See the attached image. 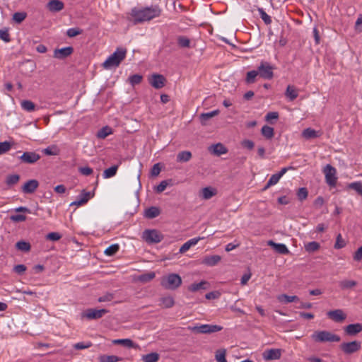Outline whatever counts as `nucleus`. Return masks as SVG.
I'll list each match as a JSON object with an SVG mask.
<instances>
[{
    "label": "nucleus",
    "instance_id": "1",
    "mask_svg": "<svg viewBox=\"0 0 362 362\" xmlns=\"http://www.w3.org/2000/svg\"><path fill=\"white\" fill-rule=\"evenodd\" d=\"M160 11L157 6L146 7L142 9L133 8L129 13L128 20L134 24L150 21L159 16Z\"/></svg>",
    "mask_w": 362,
    "mask_h": 362
},
{
    "label": "nucleus",
    "instance_id": "2",
    "mask_svg": "<svg viewBox=\"0 0 362 362\" xmlns=\"http://www.w3.org/2000/svg\"><path fill=\"white\" fill-rule=\"evenodd\" d=\"M127 49L122 47H118L109 57L103 62V66L105 69L117 67L120 63L125 59Z\"/></svg>",
    "mask_w": 362,
    "mask_h": 362
},
{
    "label": "nucleus",
    "instance_id": "3",
    "mask_svg": "<svg viewBox=\"0 0 362 362\" xmlns=\"http://www.w3.org/2000/svg\"><path fill=\"white\" fill-rule=\"evenodd\" d=\"M316 342H338L341 340L339 336L329 331H316L311 336Z\"/></svg>",
    "mask_w": 362,
    "mask_h": 362
},
{
    "label": "nucleus",
    "instance_id": "4",
    "mask_svg": "<svg viewBox=\"0 0 362 362\" xmlns=\"http://www.w3.org/2000/svg\"><path fill=\"white\" fill-rule=\"evenodd\" d=\"M160 284L166 289L175 290L182 284V279L179 274H170L163 277Z\"/></svg>",
    "mask_w": 362,
    "mask_h": 362
},
{
    "label": "nucleus",
    "instance_id": "5",
    "mask_svg": "<svg viewBox=\"0 0 362 362\" xmlns=\"http://www.w3.org/2000/svg\"><path fill=\"white\" fill-rule=\"evenodd\" d=\"M189 329L194 333L197 334H211L221 331L223 329V327L217 325L204 324L189 327Z\"/></svg>",
    "mask_w": 362,
    "mask_h": 362
},
{
    "label": "nucleus",
    "instance_id": "6",
    "mask_svg": "<svg viewBox=\"0 0 362 362\" xmlns=\"http://www.w3.org/2000/svg\"><path fill=\"white\" fill-rule=\"evenodd\" d=\"M323 173L325 176L326 183L332 187H335L337 181L336 168L331 165L327 164L324 168Z\"/></svg>",
    "mask_w": 362,
    "mask_h": 362
},
{
    "label": "nucleus",
    "instance_id": "7",
    "mask_svg": "<svg viewBox=\"0 0 362 362\" xmlns=\"http://www.w3.org/2000/svg\"><path fill=\"white\" fill-rule=\"evenodd\" d=\"M142 238L148 244H154L160 243L163 237L156 230H145L143 232Z\"/></svg>",
    "mask_w": 362,
    "mask_h": 362
},
{
    "label": "nucleus",
    "instance_id": "8",
    "mask_svg": "<svg viewBox=\"0 0 362 362\" xmlns=\"http://www.w3.org/2000/svg\"><path fill=\"white\" fill-rule=\"evenodd\" d=\"M274 67L267 62H261L257 67L259 75L264 79H272L274 76Z\"/></svg>",
    "mask_w": 362,
    "mask_h": 362
},
{
    "label": "nucleus",
    "instance_id": "9",
    "mask_svg": "<svg viewBox=\"0 0 362 362\" xmlns=\"http://www.w3.org/2000/svg\"><path fill=\"white\" fill-rule=\"evenodd\" d=\"M344 354L351 355L358 351L361 348V343L358 341L343 342L339 346Z\"/></svg>",
    "mask_w": 362,
    "mask_h": 362
},
{
    "label": "nucleus",
    "instance_id": "10",
    "mask_svg": "<svg viewBox=\"0 0 362 362\" xmlns=\"http://www.w3.org/2000/svg\"><path fill=\"white\" fill-rule=\"evenodd\" d=\"M108 313L106 309H88L83 314V316L88 320H96L102 317L104 315Z\"/></svg>",
    "mask_w": 362,
    "mask_h": 362
},
{
    "label": "nucleus",
    "instance_id": "11",
    "mask_svg": "<svg viewBox=\"0 0 362 362\" xmlns=\"http://www.w3.org/2000/svg\"><path fill=\"white\" fill-rule=\"evenodd\" d=\"M148 82L154 88L160 89L165 86V78L161 74H154L148 78Z\"/></svg>",
    "mask_w": 362,
    "mask_h": 362
},
{
    "label": "nucleus",
    "instance_id": "12",
    "mask_svg": "<svg viewBox=\"0 0 362 362\" xmlns=\"http://www.w3.org/2000/svg\"><path fill=\"white\" fill-rule=\"evenodd\" d=\"M74 52L72 47H66L61 49H55L54 50L53 57L58 59H64L70 56Z\"/></svg>",
    "mask_w": 362,
    "mask_h": 362
},
{
    "label": "nucleus",
    "instance_id": "13",
    "mask_svg": "<svg viewBox=\"0 0 362 362\" xmlns=\"http://www.w3.org/2000/svg\"><path fill=\"white\" fill-rule=\"evenodd\" d=\"M281 350L279 349H270L265 350L262 354V357L266 361L277 360L281 358Z\"/></svg>",
    "mask_w": 362,
    "mask_h": 362
},
{
    "label": "nucleus",
    "instance_id": "14",
    "mask_svg": "<svg viewBox=\"0 0 362 362\" xmlns=\"http://www.w3.org/2000/svg\"><path fill=\"white\" fill-rule=\"evenodd\" d=\"M40 158V156L38 153L32 151L24 152L20 157L22 162L29 164L37 162Z\"/></svg>",
    "mask_w": 362,
    "mask_h": 362
},
{
    "label": "nucleus",
    "instance_id": "15",
    "mask_svg": "<svg viewBox=\"0 0 362 362\" xmlns=\"http://www.w3.org/2000/svg\"><path fill=\"white\" fill-rule=\"evenodd\" d=\"M327 315L331 320L336 322H341L346 317V314H344V311L341 309L330 310Z\"/></svg>",
    "mask_w": 362,
    "mask_h": 362
},
{
    "label": "nucleus",
    "instance_id": "16",
    "mask_svg": "<svg viewBox=\"0 0 362 362\" xmlns=\"http://www.w3.org/2000/svg\"><path fill=\"white\" fill-rule=\"evenodd\" d=\"M39 186L37 180H30L22 186V192L25 194L33 193Z\"/></svg>",
    "mask_w": 362,
    "mask_h": 362
},
{
    "label": "nucleus",
    "instance_id": "17",
    "mask_svg": "<svg viewBox=\"0 0 362 362\" xmlns=\"http://www.w3.org/2000/svg\"><path fill=\"white\" fill-rule=\"evenodd\" d=\"M267 245L271 246L279 254L288 255L290 252L286 245L283 243H276L273 240H269Z\"/></svg>",
    "mask_w": 362,
    "mask_h": 362
},
{
    "label": "nucleus",
    "instance_id": "18",
    "mask_svg": "<svg viewBox=\"0 0 362 362\" xmlns=\"http://www.w3.org/2000/svg\"><path fill=\"white\" fill-rule=\"evenodd\" d=\"M64 7V3L60 0H50L47 4V8L51 12H59Z\"/></svg>",
    "mask_w": 362,
    "mask_h": 362
},
{
    "label": "nucleus",
    "instance_id": "19",
    "mask_svg": "<svg viewBox=\"0 0 362 362\" xmlns=\"http://www.w3.org/2000/svg\"><path fill=\"white\" fill-rule=\"evenodd\" d=\"M344 331L348 335H356L362 331V325L360 323L350 324L345 327Z\"/></svg>",
    "mask_w": 362,
    "mask_h": 362
},
{
    "label": "nucleus",
    "instance_id": "20",
    "mask_svg": "<svg viewBox=\"0 0 362 362\" xmlns=\"http://www.w3.org/2000/svg\"><path fill=\"white\" fill-rule=\"evenodd\" d=\"M301 135L304 139L308 140L320 137L322 135V133L321 132L316 131L312 128H306L302 132Z\"/></svg>",
    "mask_w": 362,
    "mask_h": 362
},
{
    "label": "nucleus",
    "instance_id": "21",
    "mask_svg": "<svg viewBox=\"0 0 362 362\" xmlns=\"http://www.w3.org/2000/svg\"><path fill=\"white\" fill-rule=\"evenodd\" d=\"M209 151L211 153L218 156L226 154L228 152V149L221 143L210 146Z\"/></svg>",
    "mask_w": 362,
    "mask_h": 362
},
{
    "label": "nucleus",
    "instance_id": "22",
    "mask_svg": "<svg viewBox=\"0 0 362 362\" xmlns=\"http://www.w3.org/2000/svg\"><path fill=\"white\" fill-rule=\"evenodd\" d=\"M203 239V238H200V237H198V238H192L190 240H189L188 241H187L186 243H185L180 248V253H185V252H187L188 250H189V248L192 247V246H194L195 245L197 244V243L200 240Z\"/></svg>",
    "mask_w": 362,
    "mask_h": 362
},
{
    "label": "nucleus",
    "instance_id": "23",
    "mask_svg": "<svg viewBox=\"0 0 362 362\" xmlns=\"http://www.w3.org/2000/svg\"><path fill=\"white\" fill-rule=\"evenodd\" d=\"M285 95L290 101H293L298 96V90L291 85H288L286 88Z\"/></svg>",
    "mask_w": 362,
    "mask_h": 362
},
{
    "label": "nucleus",
    "instance_id": "24",
    "mask_svg": "<svg viewBox=\"0 0 362 362\" xmlns=\"http://www.w3.org/2000/svg\"><path fill=\"white\" fill-rule=\"evenodd\" d=\"M160 214V210L158 207L151 206L145 210L144 216L147 218H154L158 216Z\"/></svg>",
    "mask_w": 362,
    "mask_h": 362
},
{
    "label": "nucleus",
    "instance_id": "25",
    "mask_svg": "<svg viewBox=\"0 0 362 362\" xmlns=\"http://www.w3.org/2000/svg\"><path fill=\"white\" fill-rule=\"evenodd\" d=\"M218 114H219L218 110H215L209 112L202 113L199 116V119H200V122H201L202 124L206 125V122L209 119L218 115Z\"/></svg>",
    "mask_w": 362,
    "mask_h": 362
},
{
    "label": "nucleus",
    "instance_id": "26",
    "mask_svg": "<svg viewBox=\"0 0 362 362\" xmlns=\"http://www.w3.org/2000/svg\"><path fill=\"white\" fill-rule=\"evenodd\" d=\"M276 298L280 303L285 304L299 300V298L297 296H288L286 294L279 295Z\"/></svg>",
    "mask_w": 362,
    "mask_h": 362
},
{
    "label": "nucleus",
    "instance_id": "27",
    "mask_svg": "<svg viewBox=\"0 0 362 362\" xmlns=\"http://www.w3.org/2000/svg\"><path fill=\"white\" fill-rule=\"evenodd\" d=\"M112 342L115 344H121L127 348H137L139 346L129 339H115Z\"/></svg>",
    "mask_w": 362,
    "mask_h": 362
},
{
    "label": "nucleus",
    "instance_id": "28",
    "mask_svg": "<svg viewBox=\"0 0 362 362\" xmlns=\"http://www.w3.org/2000/svg\"><path fill=\"white\" fill-rule=\"evenodd\" d=\"M192 153L189 151H183L177 155V161L185 163L189 161L192 158Z\"/></svg>",
    "mask_w": 362,
    "mask_h": 362
},
{
    "label": "nucleus",
    "instance_id": "29",
    "mask_svg": "<svg viewBox=\"0 0 362 362\" xmlns=\"http://www.w3.org/2000/svg\"><path fill=\"white\" fill-rule=\"evenodd\" d=\"M112 134V128L108 126H105L98 131L96 136L98 139H103Z\"/></svg>",
    "mask_w": 362,
    "mask_h": 362
},
{
    "label": "nucleus",
    "instance_id": "30",
    "mask_svg": "<svg viewBox=\"0 0 362 362\" xmlns=\"http://www.w3.org/2000/svg\"><path fill=\"white\" fill-rule=\"evenodd\" d=\"M221 257L219 255H211L206 257L204 259V263L208 266H214L221 261Z\"/></svg>",
    "mask_w": 362,
    "mask_h": 362
},
{
    "label": "nucleus",
    "instance_id": "31",
    "mask_svg": "<svg viewBox=\"0 0 362 362\" xmlns=\"http://www.w3.org/2000/svg\"><path fill=\"white\" fill-rule=\"evenodd\" d=\"M156 276V274L154 272H150L148 273H145L139 275L137 277V280L141 283H147L153 279Z\"/></svg>",
    "mask_w": 362,
    "mask_h": 362
},
{
    "label": "nucleus",
    "instance_id": "32",
    "mask_svg": "<svg viewBox=\"0 0 362 362\" xmlns=\"http://www.w3.org/2000/svg\"><path fill=\"white\" fill-rule=\"evenodd\" d=\"M208 282L202 281L199 283H194L190 285L189 290L195 292L199 290H206L207 288Z\"/></svg>",
    "mask_w": 362,
    "mask_h": 362
},
{
    "label": "nucleus",
    "instance_id": "33",
    "mask_svg": "<svg viewBox=\"0 0 362 362\" xmlns=\"http://www.w3.org/2000/svg\"><path fill=\"white\" fill-rule=\"evenodd\" d=\"M216 193V189L210 187H204L202 189V197L204 199H211Z\"/></svg>",
    "mask_w": 362,
    "mask_h": 362
},
{
    "label": "nucleus",
    "instance_id": "34",
    "mask_svg": "<svg viewBox=\"0 0 362 362\" xmlns=\"http://www.w3.org/2000/svg\"><path fill=\"white\" fill-rule=\"evenodd\" d=\"M98 360L100 362H118L121 361L122 358L115 355H100Z\"/></svg>",
    "mask_w": 362,
    "mask_h": 362
},
{
    "label": "nucleus",
    "instance_id": "35",
    "mask_svg": "<svg viewBox=\"0 0 362 362\" xmlns=\"http://www.w3.org/2000/svg\"><path fill=\"white\" fill-rule=\"evenodd\" d=\"M21 107L24 110L29 112H33L36 110L35 103L33 102H32L31 100H23L21 103Z\"/></svg>",
    "mask_w": 362,
    "mask_h": 362
},
{
    "label": "nucleus",
    "instance_id": "36",
    "mask_svg": "<svg viewBox=\"0 0 362 362\" xmlns=\"http://www.w3.org/2000/svg\"><path fill=\"white\" fill-rule=\"evenodd\" d=\"M118 167V165H115L107 169H105L103 174V177L107 179L114 177L117 173Z\"/></svg>",
    "mask_w": 362,
    "mask_h": 362
},
{
    "label": "nucleus",
    "instance_id": "37",
    "mask_svg": "<svg viewBox=\"0 0 362 362\" xmlns=\"http://www.w3.org/2000/svg\"><path fill=\"white\" fill-rule=\"evenodd\" d=\"M339 285L342 290H346V289L352 288L354 286H356L357 285V282L354 280L345 279V280H342V281H339Z\"/></svg>",
    "mask_w": 362,
    "mask_h": 362
},
{
    "label": "nucleus",
    "instance_id": "38",
    "mask_svg": "<svg viewBox=\"0 0 362 362\" xmlns=\"http://www.w3.org/2000/svg\"><path fill=\"white\" fill-rule=\"evenodd\" d=\"M262 134L267 139H270L274 136V128L267 125L262 127L261 129Z\"/></svg>",
    "mask_w": 362,
    "mask_h": 362
},
{
    "label": "nucleus",
    "instance_id": "39",
    "mask_svg": "<svg viewBox=\"0 0 362 362\" xmlns=\"http://www.w3.org/2000/svg\"><path fill=\"white\" fill-rule=\"evenodd\" d=\"M20 176L18 174L8 175L6 178V183L8 187L13 186L18 182Z\"/></svg>",
    "mask_w": 362,
    "mask_h": 362
},
{
    "label": "nucleus",
    "instance_id": "40",
    "mask_svg": "<svg viewBox=\"0 0 362 362\" xmlns=\"http://www.w3.org/2000/svg\"><path fill=\"white\" fill-rule=\"evenodd\" d=\"M16 247L23 252H29L30 250V244L24 240H20L16 243Z\"/></svg>",
    "mask_w": 362,
    "mask_h": 362
},
{
    "label": "nucleus",
    "instance_id": "41",
    "mask_svg": "<svg viewBox=\"0 0 362 362\" xmlns=\"http://www.w3.org/2000/svg\"><path fill=\"white\" fill-rule=\"evenodd\" d=\"M144 362H157L159 360V354L157 353H150L142 356Z\"/></svg>",
    "mask_w": 362,
    "mask_h": 362
},
{
    "label": "nucleus",
    "instance_id": "42",
    "mask_svg": "<svg viewBox=\"0 0 362 362\" xmlns=\"http://www.w3.org/2000/svg\"><path fill=\"white\" fill-rule=\"evenodd\" d=\"M320 245L317 242L312 241L305 245V249L308 252H314L319 250Z\"/></svg>",
    "mask_w": 362,
    "mask_h": 362
},
{
    "label": "nucleus",
    "instance_id": "43",
    "mask_svg": "<svg viewBox=\"0 0 362 362\" xmlns=\"http://www.w3.org/2000/svg\"><path fill=\"white\" fill-rule=\"evenodd\" d=\"M226 350L223 349H218L216 351L215 354V358L217 362H227L226 358Z\"/></svg>",
    "mask_w": 362,
    "mask_h": 362
},
{
    "label": "nucleus",
    "instance_id": "44",
    "mask_svg": "<svg viewBox=\"0 0 362 362\" xmlns=\"http://www.w3.org/2000/svg\"><path fill=\"white\" fill-rule=\"evenodd\" d=\"M119 246L118 244H112L105 249L104 253L107 256H113L119 251Z\"/></svg>",
    "mask_w": 362,
    "mask_h": 362
},
{
    "label": "nucleus",
    "instance_id": "45",
    "mask_svg": "<svg viewBox=\"0 0 362 362\" xmlns=\"http://www.w3.org/2000/svg\"><path fill=\"white\" fill-rule=\"evenodd\" d=\"M259 75L257 70L248 71L246 75L245 81L247 83H253L256 80V77Z\"/></svg>",
    "mask_w": 362,
    "mask_h": 362
},
{
    "label": "nucleus",
    "instance_id": "46",
    "mask_svg": "<svg viewBox=\"0 0 362 362\" xmlns=\"http://www.w3.org/2000/svg\"><path fill=\"white\" fill-rule=\"evenodd\" d=\"M280 179H281V177L279 176H278L276 173L272 175L270 177L269 180H268L267 185L264 186L263 190H266L271 186L277 184Z\"/></svg>",
    "mask_w": 362,
    "mask_h": 362
},
{
    "label": "nucleus",
    "instance_id": "47",
    "mask_svg": "<svg viewBox=\"0 0 362 362\" xmlns=\"http://www.w3.org/2000/svg\"><path fill=\"white\" fill-rule=\"evenodd\" d=\"M163 308H170L175 304L174 299L170 296L163 297L160 299Z\"/></svg>",
    "mask_w": 362,
    "mask_h": 362
},
{
    "label": "nucleus",
    "instance_id": "48",
    "mask_svg": "<svg viewBox=\"0 0 362 362\" xmlns=\"http://www.w3.org/2000/svg\"><path fill=\"white\" fill-rule=\"evenodd\" d=\"M177 44L180 47H189L190 40L187 37L180 35L177 37Z\"/></svg>",
    "mask_w": 362,
    "mask_h": 362
},
{
    "label": "nucleus",
    "instance_id": "49",
    "mask_svg": "<svg viewBox=\"0 0 362 362\" xmlns=\"http://www.w3.org/2000/svg\"><path fill=\"white\" fill-rule=\"evenodd\" d=\"M43 153L47 156H57L59 153V149L56 146H51L43 149Z\"/></svg>",
    "mask_w": 362,
    "mask_h": 362
},
{
    "label": "nucleus",
    "instance_id": "50",
    "mask_svg": "<svg viewBox=\"0 0 362 362\" xmlns=\"http://www.w3.org/2000/svg\"><path fill=\"white\" fill-rule=\"evenodd\" d=\"M25 12H16L13 15L12 19L17 23H21L26 18Z\"/></svg>",
    "mask_w": 362,
    "mask_h": 362
},
{
    "label": "nucleus",
    "instance_id": "51",
    "mask_svg": "<svg viewBox=\"0 0 362 362\" xmlns=\"http://www.w3.org/2000/svg\"><path fill=\"white\" fill-rule=\"evenodd\" d=\"M258 12L265 24L269 25L272 23L271 17L264 11L262 8H258Z\"/></svg>",
    "mask_w": 362,
    "mask_h": 362
},
{
    "label": "nucleus",
    "instance_id": "52",
    "mask_svg": "<svg viewBox=\"0 0 362 362\" xmlns=\"http://www.w3.org/2000/svg\"><path fill=\"white\" fill-rule=\"evenodd\" d=\"M349 188L355 190L358 194L362 195V182H354L349 185Z\"/></svg>",
    "mask_w": 362,
    "mask_h": 362
},
{
    "label": "nucleus",
    "instance_id": "53",
    "mask_svg": "<svg viewBox=\"0 0 362 362\" xmlns=\"http://www.w3.org/2000/svg\"><path fill=\"white\" fill-rule=\"evenodd\" d=\"M128 81L131 85L134 86L135 85L139 84L141 82L142 76L139 74L132 75L129 77Z\"/></svg>",
    "mask_w": 362,
    "mask_h": 362
},
{
    "label": "nucleus",
    "instance_id": "54",
    "mask_svg": "<svg viewBox=\"0 0 362 362\" xmlns=\"http://www.w3.org/2000/svg\"><path fill=\"white\" fill-rule=\"evenodd\" d=\"M0 39L5 42H9L11 41L10 34L8 33V28H5L0 29Z\"/></svg>",
    "mask_w": 362,
    "mask_h": 362
},
{
    "label": "nucleus",
    "instance_id": "55",
    "mask_svg": "<svg viewBox=\"0 0 362 362\" xmlns=\"http://www.w3.org/2000/svg\"><path fill=\"white\" fill-rule=\"evenodd\" d=\"M308 192L305 187H300L297 192L298 198L300 201H303L308 197Z\"/></svg>",
    "mask_w": 362,
    "mask_h": 362
},
{
    "label": "nucleus",
    "instance_id": "56",
    "mask_svg": "<svg viewBox=\"0 0 362 362\" xmlns=\"http://www.w3.org/2000/svg\"><path fill=\"white\" fill-rule=\"evenodd\" d=\"M11 145L8 141L0 142V155L8 152L11 149Z\"/></svg>",
    "mask_w": 362,
    "mask_h": 362
},
{
    "label": "nucleus",
    "instance_id": "57",
    "mask_svg": "<svg viewBox=\"0 0 362 362\" xmlns=\"http://www.w3.org/2000/svg\"><path fill=\"white\" fill-rule=\"evenodd\" d=\"M81 33H82V30H81L79 28H69L66 31V35L69 37H76V36H77V35H80Z\"/></svg>",
    "mask_w": 362,
    "mask_h": 362
},
{
    "label": "nucleus",
    "instance_id": "58",
    "mask_svg": "<svg viewBox=\"0 0 362 362\" xmlns=\"http://www.w3.org/2000/svg\"><path fill=\"white\" fill-rule=\"evenodd\" d=\"M346 245V243L342 238V236L341 234H339L337 236L336 243L334 244V248L336 249H341L343 248Z\"/></svg>",
    "mask_w": 362,
    "mask_h": 362
},
{
    "label": "nucleus",
    "instance_id": "59",
    "mask_svg": "<svg viewBox=\"0 0 362 362\" xmlns=\"http://www.w3.org/2000/svg\"><path fill=\"white\" fill-rule=\"evenodd\" d=\"M114 298V294L112 293H106L103 296L98 298V300L100 303L110 302Z\"/></svg>",
    "mask_w": 362,
    "mask_h": 362
},
{
    "label": "nucleus",
    "instance_id": "60",
    "mask_svg": "<svg viewBox=\"0 0 362 362\" xmlns=\"http://www.w3.org/2000/svg\"><path fill=\"white\" fill-rule=\"evenodd\" d=\"M62 238V235L57 232H52L47 235V239L52 241L59 240Z\"/></svg>",
    "mask_w": 362,
    "mask_h": 362
},
{
    "label": "nucleus",
    "instance_id": "61",
    "mask_svg": "<svg viewBox=\"0 0 362 362\" xmlns=\"http://www.w3.org/2000/svg\"><path fill=\"white\" fill-rule=\"evenodd\" d=\"M279 118V113L277 112H269L265 116V119L267 122H271L272 119H277Z\"/></svg>",
    "mask_w": 362,
    "mask_h": 362
},
{
    "label": "nucleus",
    "instance_id": "62",
    "mask_svg": "<svg viewBox=\"0 0 362 362\" xmlns=\"http://www.w3.org/2000/svg\"><path fill=\"white\" fill-rule=\"evenodd\" d=\"M10 218L13 222H21L26 220V216L23 214H15L11 216Z\"/></svg>",
    "mask_w": 362,
    "mask_h": 362
},
{
    "label": "nucleus",
    "instance_id": "63",
    "mask_svg": "<svg viewBox=\"0 0 362 362\" xmlns=\"http://www.w3.org/2000/svg\"><path fill=\"white\" fill-rule=\"evenodd\" d=\"M160 167L159 163H156L153 165L151 170V174L152 176H158L160 173Z\"/></svg>",
    "mask_w": 362,
    "mask_h": 362
},
{
    "label": "nucleus",
    "instance_id": "64",
    "mask_svg": "<svg viewBox=\"0 0 362 362\" xmlns=\"http://www.w3.org/2000/svg\"><path fill=\"white\" fill-rule=\"evenodd\" d=\"M354 259L359 262L362 259V246L358 247L354 255Z\"/></svg>",
    "mask_w": 362,
    "mask_h": 362
}]
</instances>
